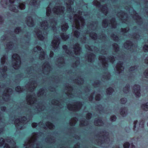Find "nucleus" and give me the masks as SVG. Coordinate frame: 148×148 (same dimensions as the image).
<instances>
[{
  "mask_svg": "<svg viewBox=\"0 0 148 148\" xmlns=\"http://www.w3.org/2000/svg\"><path fill=\"white\" fill-rule=\"evenodd\" d=\"M113 91V89L111 88L110 87L107 89V94L110 95L112 93Z\"/></svg>",
  "mask_w": 148,
  "mask_h": 148,
  "instance_id": "obj_45",
  "label": "nucleus"
},
{
  "mask_svg": "<svg viewBox=\"0 0 148 148\" xmlns=\"http://www.w3.org/2000/svg\"><path fill=\"white\" fill-rule=\"evenodd\" d=\"M116 119V118L115 116H111L110 118V120L111 121L113 122L115 121Z\"/></svg>",
  "mask_w": 148,
  "mask_h": 148,
  "instance_id": "obj_61",
  "label": "nucleus"
},
{
  "mask_svg": "<svg viewBox=\"0 0 148 148\" xmlns=\"http://www.w3.org/2000/svg\"><path fill=\"white\" fill-rule=\"evenodd\" d=\"M141 108L145 111H147L148 110V103H145L142 105Z\"/></svg>",
  "mask_w": 148,
  "mask_h": 148,
  "instance_id": "obj_30",
  "label": "nucleus"
},
{
  "mask_svg": "<svg viewBox=\"0 0 148 148\" xmlns=\"http://www.w3.org/2000/svg\"><path fill=\"white\" fill-rule=\"evenodd\" d=\"M120 15L121 16V19H122V18L124 17V16L125 15V14L122 12H120L118 14V16H119Z\"/></svg>",
  "mask_w": 148,
  "mask_h": 148,
  "instance_id": "obj_57",
  "label": "nucleus"
},
{
  "mask_svg": "<svg viewBox=\"0 0 148 148\" xmlns=\"http://www.w3.org/2000/svg\"><path fill=\"white\" fill-rule=\"evenodd\" d=\"M29 4L30 5L32 6L33 5L34 6H36V5H37V7H38L39 2H38L37 0H29Z\"/></svg>",
  "mask_w": 148,
  "mask_h": 148,
  "instance_id": "obj_20",
  "label": "nucleus"
},
{
  "mask_svg": "<svg viewBox=\"0 0 148 148\" xmlns=\"http://www.w3.org/2000/svg\"><path fill=\"white\" fill-rule=\"evenodd\" d=\"M102 25L104 27H106L108 26V23L106 20H104L102 22Z\"/></svg>",
  "mask_w": 148,
  "mask_h": 148,
  "instance_id": "obj_48",
  "label": "nucleus"
},
{
  "mask_svg": "<svg viewBox=\"0 0 148 148\" xmlns=\"http://www.w3.org/2000/svg\"><path fill=\"white\" fill-rule=\"evenodd\" d=\"M69 2L70 3L69 4H68V3H67V11L68 12H72V9H71L70 5L72 4L73 3V2L72 1V0H70Z\"/></svg>",
  "mask_w": 148,
  "mask_h": 148,
  "instance_id": "obj_23",
  "label": "nucleus"
},
{
  "mask_svg": "<svg viewBox=\"0 0 148 148\" xmlns=\"http://www.w3.org/2000/svg\"><path fill=\"white\" fill-rule=\"evenodd\" d=\"M90 35L92 38L94 40H95L97 38V35L94 32L91 33L90 34Z\"/></svg>",
  "mask_w": 148,
  "mask_h": 148,
  "instance_id": "obj_40",
  "label": "nucleus"
},
{
  "mask_svg": "<svg viewBox=\"0 0 148 148\" xmlns=\"http://www.w3.org/2000/svg\"><path fill=\"white\" fill-rule=\"evenodd\" d=\"M93 3L94 5H96V6H99L100 4L99 2L97 1V0H94L93 2Z\"/></svg>",
  "mask_w": 148,
  "mask_h": 148,
  "instance_id": "obj_50",
  "label": "nucleus"
},
{
  "mask_svg": "<svg viewBox=\"0 0 148 148\" xmlns=\"http://www.w3.org/2000/svg\"><path fill=\"white\" fill-rule=\"evenodd\" d=\"M101 9L102 12L105 14L106 15L108 12V9L107 8L106 6H102L101 7Z\"/></svg>",
  "mask_w": 148,
  "mask_h": 148,
  "instance_id": "obj_29",
  "label": "nucleus"
},
{
  "mask_svg": "<svg viewBox=\"0 0 148 148\" xmlns=\"http://www.w3.org/2000/svg\"><path fill=\"white\" fill-rule=\"evenodd\" d=\"M143 49L145 52H148V46L146 45H145L143 47Z\"/></svg>",
  "mask_w": 148,
  "mask_h": 148,
  "instance_id": "obj_60",
  "label": "nucleus"
},
{
  "mask_svg": "<svg viewBox=\"0 0 148 148\" xmlns=\"http://www.w3.org/2000/svg\"><path fill=\"white\" fill-rule=\"evenodd\" d=\"M85 47L86 48H87L88 50H89L93 51L95 50L96 47H94V49H92L93 46H91V47H89L88 45H86L85 46Z\"/></svg>",
  "mask_w": 148,
  "mask_h": 148,
  "instance_id": "obj_52",
  "label": "nucleus"
},
{
  "mask_svg": "<svg viewBox=\"0 0 148 148\" xmlns=\"http://www.w3.org/2000/svg\"><path fill=\"white\" fill-rule=\"evenodd\" d=\"M11 43H8L6 45L7 47L5 48L6 51H7L8 49H10L13 47V45Z\"/></svg>",
  "mask_w": 148,
  "mask_h": 148,
  "instance_id": "obj_39",
  "label": "nucleus"
},
{
  "mask_svg": "<svg viewBox=\"0 0 148 148\" xmlns=\"http://www.w3.org/2000/svg\"><path fill=\"white\" fill-rule=\"evenodd\" d=\"M113 48L116 52L118 51L119 50L118 45L116 44H114L113 45Z\"/></svg>",
  "mask_w": 148,
  "mask_h": 148,
  "instance_id": "obj_46",
  "label": "nucleus"
},
{
  "mask_svg": "<svg viewBox=\"0 0 148 148\" xmlns=\"http://www.w3.org/2000/svg\"><path fill=\"white\" fill-rule=\"evenodd\" d=\"M72 27L74 36L78 38L80 34L79 32L77 30H79V29L77 22H75V23H73Z\"/></svg>",
  "mask_w": 148,
  "mask_h": 148,
  "instance_id": "obj_11",
  "label": "nucleus"
},
{
  "mask_svg": "<svg viewBox=\"0 0 148 148\" xmlns=\"http://www.w3.org/2000/svg\"><path fill=\"white\" fill-rule=\"evenodd\" d=\"M122 63L119 62L118 63L116 66V69L117 73H120L123 70L124 68L122 66Z\"/></svg>",
  "mask_w": 148,
  "mask_h": 148,
  "instance_id": "obj_17",
  "label": "nucleus"
},
{
  "mask_svg": "<svg viewBox=\"0 0 148 148\" xmlns=\"http://www.w3.org/2000/svg\"><path fill=\"white\" fill-rule=\"evenodd\" d=\"M37 86V84L35 81H33L32 83H29L28 84L26 85V86L28 87V89L30 91L34 90V88Z\"/></svg>",
  "mask_w": 148,
  "mask_h": 148,
  "instance_id": "obj_13",
  "label": "nucleus"
},
{
  "mask_svg": "<svg viewBox=\"0 0 148 148\" xmlns=\"http://www.w3.org/2000/svg\"><path fill=\"white\" fill-rule=\"evenodd\" d=\"M51 13V8L50 7V5H49L46 9V13L47 16H49Z\"/></svg>",
  "mask_w": 148,
  "mask_h": 148,
  "instance_id": "obj_43",
  "label": "nucleus"
},
{
  "mask_svg": "<svg viewBox=\"0 0 148 148\" xmlns=\"http://www.w3.org/2000/svg\"><path fill=\"white\" fill-rule=\"evenodd\" d=\"M67 46L66 45H64L63 46V48L64 49L66 53L69 55H70L71 54V52L69 51V48L68 49H67Z\"/></svg>",
  "mask_w": 148,
  "mask_h": 148,
  "instance_id": "obj_34",
  "label": "nucleus"
},
{
  "mask_svg": "<svg viewBox=\"0 0 148 148\" xmlns=\"http://www.w3.org/2000/svg\"><path fill=\"white\" fill-rule=\"evenodd\" d=\"M16 90L17 92H21L23 91V88H21L19 86H18L16 88Z\"/></svg>",
  "mask_w": 148,
  "mask_h": 148,
  "instance_id": "obj_54",
  "label": "nucleus"
},
{
  "mask_svg": "<svg viewBox=\"0 0 148 148\" xmlns=\"http://www.w3.org/2000/svg\"><path fill=\"white\" fill-rule=\"evenodd\" d=\"M120 113L122 116H125L128 114V109L126 108H121L120 110Z\"/></svg>",
  "mask_w": 148,
  "mask_h": 148,
  "instance_id": "obj_16",
  "label": "nucleus"
},
{
  "mask_svg": "<svg viewBox=\"0 0 148 148\" xmlns=\"http://www.w3.org/2000/svg\"><path fill=\"white\" fill-rule=\"evenodd\" d=\"M129 91V84L127 85L123 89V92L125 93H127Z\"/></svg>",
  "mask_w": 148,
  "mask_h": 148,
  "instance_id": "obj_36",
  "label": "nucleus"
},
{
  "mask_svg": "<svg viewBox=\"0 0 148 148\" xmlns=\"http://www.w3.org/2000/svg\"><path fill=\"white\" fill-rule=\"evenodd\" d=\"M124 46L126 49H129L132 47V43L130 41H127L124 44Z\"/></svg>",
  "mask_w": 148,
  "mask_h": 148,
  "instance_id": "obj_22",
  "label": "nucleus"
},
{
  "mask_svg": "<svg viewBox=\"0 0 148 148\" xmlns=\"http://www.w3.org/2000/svg\"><path fill=\"white\" fill-rule=\"evenodd\" d=\"M110 25H111L112 28H115V26L116 25V23L115 22V19H112V20L110 21V23L109 24V26H110Z\"/></svg>",
  "mask_w": 148,
  "mask_h": 148,
  "instance_id": "obj_31",
  "label": "nucleus"
},
{
  "mask_svg": "<svg viewBox=\"0 0 148 148\" xmlns=\"http://www.w3.org/2000/svg\"><path fill=\"white\" fill-rule=\"evenodd\" d=\"M12 90L10 88L6 89L4 91L3 94V99L5 101L9 100V96L12 92Z\"/></svg>",
  "mask_w": 148,
  "mask_h": 148,
  "instance_id": "obj_8",
  "label": "nucleus"
},
{
  "mask_svg": "<svg viewBox=\"0 0 148 148\" xmlns=\"http://www.w3.org/2000/svg\"><path fill=\"white\" fill-rule=\"evenodd\" d=\"M77 14H75L73 17L74 19V23H75V22H77V23L79 29L78 31H80L79 30L80 28L79 27V26H81V27L83 26L84 25V19L83 18H82L80 15H82L83 14H84V12H82V11H79V12Z\"/></svg>",
  "mask_w": 148,
  "mask_h": 148,
  "instance_id": "obj_3",
  "label": "nucleus"
},
{
  "mask_svg": "<svg viewBox=\"0 0 148 148\" xmlns=\"http://www.w3.org/2000/svg\"><path fill=\"white\" fill-rule=\"evenodd\" d=\"M18 0L16 1L15 0H9V2L11 3H15V5H10L9 7L10 10L13 11L14 12H16L18 11V5L19 4L18 2Z\"/></svg>",
  "mask_w": 148,
  "mask_h": 148,
  "instance_id": "obj_6",
  "label": "nucleus"
},
{
  "mask_svg": "<svg viewBox=\"0 0 148 148\" xmlns=\"http://www.w3.org/2000/svg\"><path fill=\"white\" fill-rule=\"evenodd\" d=\"M61 9H60V7L56 6L53 9V11L54 13L57 14L62 15L64 13V8L61 7Z\"/></svg>",
  "mask_w": 148,
  "mask_h": 148,
  "instance_id": "obj_12",
  "label": "nucleus"
},
{
  "mask_svg": "<svg viewBox=\"0 0 148 148\" xmlns=\"http://www.w3.org/2000/svg\"><path fill=\"white\" fill-rule=\"evenodd\" d=\"M104 134L103 136V140L105 143H107V142L109 141V139L107 137V136L108 135V133L106 132H103Z\"/></svg>",
  "mask_w": 148,
  "mask_h": 148,
  "instance_id": "obj_24",
  "label": "nucleus"
},
{
  "mask_svg": "<svg viewBox=\"0 0 148 148\" xmlns=\"http://www.w3.org/2000/svg\"><path fill=\"white\" fill-rule=\"evenodd\" d=\"M61 37L62 39L63 40H66L68 38L69 36L66 34L62 33L61 34Z\"/></svg>",
  "mask_w": 148,
  "mask_h": 148,
  "instance_id": "obj_38",
  "label": "nucleus"
},
{
  "mask_svg": "<svg viewBox=\"0 0 148 148\" xmlns=\"http://www.w3.org/2000/svg\"><path fill=\"white\" fill-rule=\"evenodd\" d=\"M127 99L125 98H123L121 100V102L122 104H125L127 102Z\"/></svg>",
  "mask_w": 148,
  "mask_h": 148,
  "instance_id": "obj_58",
  "label": "nucleus"
},
{
  "mask_svg": "<svg viewBox=\"0 0 148 148\" xmlns=\"http://www.w3.org/2000/svg\"><path fill=\"white\" fill-rule=\"evenodd\" d=\"M99 60L101 62L103 66L104 67H106L108 65L107 63H106V60H105L104 56H100L99 57Z\"/></svg>",
  "mask_w": 148,
  "mask_h": 148,
  "instance_id": "obj_18",
  "label": "nucleus"
},
{
  "mask_svg": "<svg viewBox=\"0 0 148 148\" xmlns=\"http://www.w3.org/2000/svg\"><path fill=\"white\" fill-rule=\"evenodd\" d=\"M27 119L25 117H23L21 119L18 120L16 119L15 121V125L17 129H21L23 127V125L26 123L25 121Z\"/></svg>",
  "mask_w": 148,
  "mask_h": 148,
  "instance_id": "obj_5",
  "label": "nucleus"
},
{
  "mask_svg": "<svg viewBox=\"0 0 148 148\" xmlns=\"http://www.w3.org/2000/svg\"><path fill=\"white\" fill-rule=\"evenodd\" d=\"M52 103L53 105L59 106V102L57 100H54L52 101Z\"/></svg>",
  "mask_w": 148,
  "mask_h": 148,
  "instance_id": "obj_49",
  "label": "nucleus"
},
{
  "mask_svg": "<svg viewBox=\"0 0 148 148\" xmlns=\"http://www.w3.org/2000/svg\"><path fill=\"white\" fill-rule=\"evenodd\" d=\"M13 65L15 69H18L21 64V60L17 54H14L12 56Z\"/></svg>",
  "mask_w": 148,
  "mask_h": 148,
  "instance_id": "obj_4",
  "label": "nucleus"
},
{
  "mask_svg": "<svg viewBox=\"0 0 148 148\" xmlns=\"http://www.w3.org/2000/svg\"><path fill=\"white\" fill-rule=\"evenodd\" d=\"M77 121V119L76 118L72 119L70 122V125L72 126L74 125Z\"/></svg>",
  "mask_w": 148,
  "mask_h": 148,
  "instance_id": "obj_33",
  "label": "nucleus"
},
{
  "mask_svg": "<svg viewBox=\"0 0 148 148\" xmlns=\"http://www.w3.org/2000/svg\"><path fill=\"white\" fill-rule=\"evenodd\" d=\"M73 49L74 52L76 55H78L80 54L81 50L78 44H76L75 45Z\"/></svg>",
  "mask_w": 148,
  "mask_h": 148,
  "instance_id": "obj_15",
  "label": "nucleus"
},
{
  "mask_svg": "<svg viewBox=\"0 0 148 148\" xmlns=\"http://www.w3.org/2000/svg\"><path fill=\"white\" fill-rule=\"evenodd\" d=\"M40 133H35L33 134L32 138L29 140L27 141L24 144V146H27L26 148H39V145L36 143L37 137H38Z\"/></svg>",
  "mask_w": 148,
  "mask_h": 148,
  "instance_id": "obj_2",
  "label": "nucleus"
},
{
  "mask_svg": "<svg viewBox=\"0 0 148 148\" xmlns=\"http://www.w3.org/2000/svg\"><path fill=\"white\" fill-rule=\"evenodd\" d=\"M6 59V58L5 57L3 56V57H2L1 58V63L2 64H3L4 63V62L5 61V60Z\"/></svg>",
  "mask_w": 148,
  "mask_h": 148,
  "instance_id": "obj_64",
  "label": "nucleus"
},
{
  "mask_svg": "<svg viewBox=\"0 0 148 148\" xmlns=\"http://www.w3.org/2000/svg\"><path fill=\"white\" fill-rule=\"evenodd\" d=\"M56 23L54 20H52L51 21L50 26L48 25V23L47 21H43L40 23L39 28H37L35 29V33L36 34V37L40 40H43L44 37L42 34V31L43 32H45L46 34L47 32H46V30L48 29H52L53 30L55 29V26L56 25Z\"/></svg>",
  "mask_w": 148,
  "mask_h": 148,
  "instance_id": "obj_1",
  "label": "nucleus"
},
{
  "mask_svg": "<svg viewBox=\"0 0 148 148\" xmlns=\"http://www.w3.org/2000/svg\"><path fill=\"white\" fill-rule=\"evenodd\" d=\"M45 92V90L44 89L42 88L40 89L37 93L38 96L40 97V96H42L43 95H44Z\"/></svg>",
  "mask_w": 148,
  "mask_h": 148,
  "instance_id": "obj_32",
  "label": "nucleus"
},
{
  "mask_svg": "<svg viewBox=\"0 0 148 148\" xmlns=\"http://www.w3.org/2000/svg\"><path fill=\"white\" fill-rule=\"evenodd\" d=\"M113 57H114L113 56V57H110V58H109L108 59L107 62L109 61L111 62L112 63L115 60H114Z\"/></svg>",
  "mask_w": 148,
  "mask_h": 148,
  "instance_id": "obj_62",
  "label": "nucleus"
},
{
  "mask_svg": "<svg viewBox=\"0 0 148 148\" xmlns=\"http://www.w3.org/2000/svg\"><path fill=\"white\" fill-rule=\"evenodd\" d=\"M133 93L136 97H139L141 95L140 92V86L138 85H135L133 87Z\"/></svg>",
  "mask_w": 148,
  "mask_h": 148,
  "instance_id": "obj_10",
  "label": "nucleus"
},
{
  "mask_svg": "<svg viewBox=\"0 0 148 148\" xmlns=\"http://www.w3.org/2000/svg\"><path fill=\"white\" fill-rule=\"evenodd\" d=\"M133 18L137 20H138L140 21L141 20V18L140 17L138 16V14H136L135 16H134Z\"/></svg>",
  "mask_w": 148,
  "mask_h": 148,
  "instance_id": "obj_55",
  "label": "nucleus"
},
{
  "mask_svg": "<svg viewBox=\"0 0 148 148\" xmlns=\"http://www.w3.org/2000/svg\"><path fill=\"white\" fill-rule=\"evenodd\" d=\"M6 141L7 142L9 143H12L13 145H14L15 144V142H14L12 140H10V138H8L7 139H6Z\"/></svg>",
  "mask_w": 148,
  "mask_h": 148,
  "instance_id": "obj_51",
  "label": "nucleus"
},
{
  "mask_svg": "<svg viewBox=\"0 0 148 148\" xmlns=\"http://www.w3.org/2000/svg\"><path fill=\"white\" fill-rule=\"evenodd\" d=\"M1 3L3 6H5V5L7 4V0H2Z\"/></svg>",
  "mask_w": 148,
  "mask_h": 148,
  "instance_id": "obj_59",
  "label": "nucleus"
},
{
  "mask_svg": "<svg viewBox=\"0 0 148 148\" xmlns=\"http://www.w3.org/2000/svg\"><path fill=\"white\" fill-rule=\"evenodd\" d=\"M88 122L86 121L82 120L80 121V126L86 125H87Z\"/></svg>",
  "mask_w": 148,
  "mask_h": 148,
  "instance_id": "obj_42",
  "label": "nucleus"
},
{
  "mask_svg": "<svg viewBox=\"0 0 148 148\" xmlns=\"http://www.w3.org/2000/svg\"><path fill=\"white\" fill-rule=\"evenodd\" d=\"M35 106L36 109H37V110L39 111L43 110L45 108V106L41 104H39V105H37V106Z\"/></svg>",
  "mask_w": 148,
  "mask_h": 148,
  "instance_id": "obj_26",
  "label": "nucleus"
},
{
  "mask_svg": "<svg viewBox=\"0 0 148 148\" xmlns=\"http://www.w3.org/2000/svg\"><path fill=\"white\" fill-rule=\"evenodd\" d=\"M45 53L43 51H41L40 52V54L39 55V59L41 60H43L45 58Z\"/></svg>",
  "mask_w": 148,
  "mask_h": 148,
  "instance_id": "obj_37",
  "label": "nucleus"
},
{
  "mask_svg": "<svg viewBox=\"0 0 148 148\" xmlns=\"http://www.w3.org/2000/svg\"><path fill=\"white\" fill-rule=\"evenodd\" d=\"M130 144L128 142L125 143L123 145L124 148H128L129 147Z\"/></svg>",
  "mask_w": 148,
  "mask_h": 148,
  "instance_id": "obj_63",
  "label": "nucleus"
},
{
  "mask_svg": "<svg viewBox=\"0 0 148 148\" xmlns=\"http://www.w3.org/2000/svg\"><path fill=\"white\" fill-rule=\"evenodd\" d=\"M144 76L145 77L148 78V69L145 70L144 72Z\"/></svg>",
  "mask_w": 148,
  "mask_h": 148,
  "instance_id": "obj_56",
  "label": "nucleus"
},
{
  "mask_svg": "<svg viewBox=\"0 0 148 148\" xmlns=\"http://www.w3.org/2000/svg\"><path fill=\"white\" fill-rule=\"evenodd\" d=\"M94 124L96 126H101L103 124V123L102 121L100 119L95 120L94 121Z\"/></svg>",
  "mask_w": 148,
  "mask_h": 148,
  "instance_id": "obj_27",
  "label": "nucleus"
},
{
  "mask_svg": "<svg viewBox=\"0 0 148 148\" xmlns=\"http://www.w3.org/2000/svg\"><path fill=\"white\" fill-rule=\"evenodd\" d=\"M41 49L42 48L40 47L37 46L34 48L33 50L34 51L36 52L38 51H40Z\"/></svg>",
  "mask_w": 148,
  "mask_h": 148,
  "instance_id": "obj_47",
  "label": "nucleus"
},
{
  "mask_svg": "<svg viewBox=\"0 0 148 148\" xmlns=\"http://www.w3.org/2000/svg\"><path fill=\"white\" fill-rule=\"evenodd\" d=\"M43 67L44 71L46 70L47 71H49L50 68V66L47 63L44 64L43 65Z\"/></svg>",
  "mask_w": 148,
  "mask_h": 148,
  "instance_id": "obj_25",
  "label": "nucleus"
},
{
  "mask_svg": "<svg viewBox=\"0 0 148 148\" xmlns=\"http://www.w3.org/2000/svg\"><path fill=\"white\" fill-rule=\"evenodd\" d=\"M70 90H68L67 93V95H68V97H72V92H73V90L71 88H70Z\"/></svg>",
  "mask_w": 148,
  "mask_h": 148,
  "instance_id": "obj_44",
  "label": "nucleus"
},
{
  "mask_svg": "<svg viewBox=\"0 0 148 148\" xmlns=\"http://www.w3.org/2000/svg\"><path fill=\"white\" fill-rule=\"evenodd\" d=\"M82 105V103L80 102H77L74 105H68L67 108L70 110L77 111L80 109Z\"/></svg>",
  "mask_w": 148,
  "mask_h": 148,
  "instance_id": "obj_7",
  "label": "nucleus"
},
{
  "mask_svg": "<svg viewBox=\"0 0 148 148\" xmlns=\"http://www.w3.org/2000/svg\"><path fill=\"white\" fill-rule=\"evenodd\" d=\"M27 100L28 104L31 105L32 104L34 103L35 105L36 104L34 102L35 99L32 96L28 95L27 98Z\"/></svg>",
  "mask_w": 148,
  "mask_h": 148,
  "instance_id": "obj_14",
  "label": "nucleus"
},
{
  "mask_svg": "<svg viewBox=\"0 0 148 148\" xmlns=\"http://www.w3.org/2000/svg\"><path fill=\"white\" fill-rule=\"evenodd\" d=\"M27 25L29 26H32L34 25V23L32 18L30 17H28L27 18Z\"/></svg>",
  "mask_w": 148,
  "mask_h": 148,
  "instance_id": "obj_19",
  "label": "nucleus"
},
{
  "mask_svg": "<svg viewBox=\"0 0 148 148\" xmlns=\"http://www.w3.org/2000/svg\"><path fill=\"white\" fill-rule=\"evenodd\" d=\"M46 125L47 127L43 126V125L41 127H43L45 129H46L48 127L49 129H53L54 127V126L53 124L50 122H47L46 124Z\"/></svg>",
  "mask_w": 148,
  "mask_h": 148,
  "instance_id": "obj_21",
  "label": "nucleus"
},
{
  "mask_svg": "<svg viewBox=\"0 0 148 148\" xmlns=\"http://www.w3.org/2000/svg\"><path fill=\"white\" fill-rule=\"evenodd\" d=\"M18 6L19 8L21 10H23L25 8V5L23 3L19 4Z\"/></svg>",
  "mask_w": 148,
  "mask_h": 148,
  "instance_id": "obj_53",
  "label": "nucleus"
},
{
  "mask_svg": "<svg viewBox=\"0 0 148 148\" xmlns=\"http://www.w3.org/2000/svg\"><path fill=\"white\" fill-rule=\"evenodd\" d=\"M69 27L67 24H63L62 26L61 29L62 31H66L67 30Z\"/></svg>",
  "mask_w": 148,
  "mask_h": 148,
  "instance_id": "obj_35",
  "label": "nucleus"
},
{
  "mask_svg": "<svg viewBox=\"0 0 148 148\" xmlns=\"http://www.w3.org/2000/svg\"><path fill=\"white\" fill-rule=\"evenodd\" d=\"M59 38L56 37L52 41L51 45L53 48V50H56L58 48L60 43Z\"/></svg>",
  "mask_w": 148,
  "mask_h": 148,
  "instance_id": "obj_9",
  "label": "nucleus"
},
{
  "mask_svg": "<svg viewBox=\"0 0 148 148\" xmlns=\"http://www.w3.org/2000/svg\"><path fill=\"white\" fill-rule=\"evenodd\" d=\"M144 121L143 120H141L139 121L138 122V127L140 128H143L144 127Z\"/></svg>",
  "mask_w": 148,
  "mask_h": 148,
  "instance_id": "obj_41",
  "label": "nucleus"
},
{
  "mask_svg": "<svg viewBox=\"0 0 148 148\" xmlns=\"http://www.w3.org/2000/svg\"><path fill=\"white\" fill-rule=\"evenodd\" d=\"M88 57V61L89 62H92V61H93L95 58V56L94 54L91 53L89 55Z\"/></svg>",
  "mask_w": 148,
  "mask_h": 148,
  "instance_id": "obj_28",
  "label": "nucleus"
}]
</instances>
